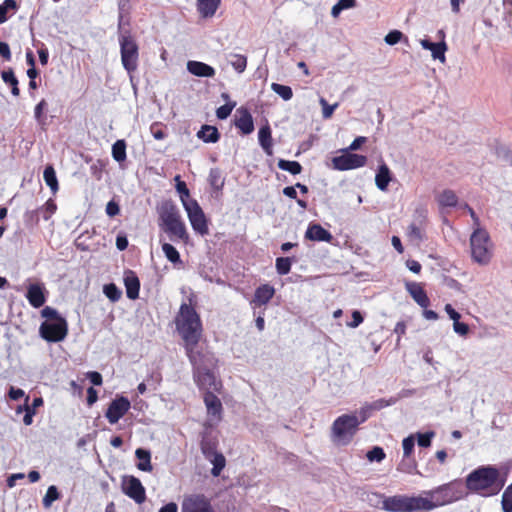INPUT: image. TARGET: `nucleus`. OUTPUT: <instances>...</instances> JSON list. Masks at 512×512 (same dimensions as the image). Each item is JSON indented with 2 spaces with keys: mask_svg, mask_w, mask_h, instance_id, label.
<instances>
[{
  "mask_svg": "<svg viewBox=\"0 0 512 512\" xmlns=\"http://www.w3.org/2000/svg\"><path fill=\"white\" fill-rule=\"evenodd\" d=\"M177 331L181 335L189 359L195 360V352L202 335V323L191 304L183 303L175 318Z\"/></svg>",
  "mask_w": 512,
  "mask_h": 512,
  "instance_id": "nucleus-1",
  "label": "nucleus"
},
{
  "mask_svg": "<svg viewBox=\"0 0 512 512\" xmlns=\"http://www.w3.org/2000/svg\"><path fill=\"white\" fill-rule=\"evenodd\" d=\"M467 489L483 497L497 495L504 486V480L495 466H480L470 472L465 479Z\"/></svg>",
  "mask_w": 512,
  "mask_h": 512,
  "instance_id": "nucleus-2",
  "label": "nucleus"
},
{
  "mask_svg": "<svg viewBox=\"0 0 512 512\" xmlns=\"http://www.w3.org/2000/svg\"><path fill=\"white\" fill-rule=\"evenodd\" d=\"M160 226L169 234L171 240H180L186 243L189 235L184 221L176 205L170 201L162 204L159 210Z\"/></svg>",
  "mask_w": 512,
  "mask_h": 512,
  "instance_id": "nucleus-3",
  "label": "nucleus"
},
{
  "mask_svg": "<svg viewBox=\"0 0 512 512\" xmlns=\"http://www.w3.org/2000/svg\"><path fill=\"white\" fill-rule=\"evenodd\" d=\"M471 257L474 262L486 266L493 256V243L490 235L484 228L474 229L470 236Z\"/></svg>",
  "mask_w": 512,
  "mask_h": 512,
  "instance_id": "nucleus-4",
  "label": "nucleus"
},
{
  "mask_svg": "<svg viewBox=\"0 0 512 512\" xmlns=\"http://www.w3.org/2000/svg\"><path fill=\"white\" fill-rule=\"evenodd\" d=\"M360 424L357 415L344 414L339 416L332 424L331 439L336 445L349 444Z\"/></svg>",
  "mask_w": 512,
  "mask_h": 512,
  "instance_id": "nucleus-5",
  "label": "nucleus"
},
{
  "mask_svg": "<svg viewBox=\"0 0 512 512\" xmlns=\"http://www.w3.org/2000/svg\"><path fill=\"white\" fill-rule=\"evenodd\" d=\"M193 365L194 379L198 386L206 392H216L221 388V383L217 381L214 374L206 366V357L200 353L195 352V360L189 359Z\"/></svg>",
  "mask_w": 512,
  "mask_h": 512,
  "instance_id": "nucleus-6",
  "label": "nucleus"
},
{
  "mask_svg": "<svg viewBox=\"0 0 512 512\" xmlns=\"http://www.w3.org/2000/svg\"><path fill=\"white\" fill-rule=\"evenodd\" d=\"M121 62L128 73L137 69L138 65V45L130 35H122L119 39Z\"/></svg>",
  "mask_w": 512,
  "mask_h": 512,
  "instance_id": "nucleus-7",
  "label": "nucleus"
},
{
  "mask_svg": "<svg viewBox=\"0 0 512 512\" xmlns=\"http://www.w3.org/2000/svg\"><path fill=\"white\" fill-rule=\"evenodd\" d=\"M39 333L43 339L48 342H60L68 334V324L66 319L58 321H44L39 328Z\"/></svg>",
  "mask_w": 512,
  "mask_h": 512,
  "instance_id": "nucleus-8",
  "label": "nucleus"
},
{
  "mask_svg": "<svg viewBox=\"0 0 512 512\" xmlns=\"http://www.w3.org/2000/svg\"><path fill=\"white\" fill-rule=\"evenodd\" d=\"M184 209L193 230L200 235H206L209 232L206 216L196 200L184 203Z\"/></svg>",
  "mask_w": 512,
  "mask_h": 512,
  "instance_id": "nucleus-9",
  "label": "nucleus"
},
{
  "mask_svg": "<svg viewBox=\"0 0 512 512\" xmlns=\"http://www.w3.org/2000/svg\"><path fill=\"white\" fill-rule=\"evenodd\" d=\"M427 494L431 496V499H435L434 504H438V507L458 501L463 497L462 490L457 488L454 483L441 485Z\"/></svg>",
  "mask_w": 512,
  "mask_h": 512,
  "instance_id": "nucleus-10",
  "label": "nucleus"
},
{
  "mask_svg": "<svg viewBox=\"0 0 512 512\" xmlns=\"http://www.w3.org/2000/svg\"><path fill=\"white\" fill-rule=\"evenodd\" d=\"M204 403L207 410L206 429L216 426L222 420L223 406L220 399L213 392H206Z\"/></svg>",
  "mask_w": 512,
  "mask_h": 512,
  "instance_id": "nucleus-11",
  "label": "nucleus"
},
{
  "mask_svg": "<svg viewBox=\"0 0 512 512\" xmlns=\"http://www.w3.org/2000/svg\"><path fill=\"white\" fill-rule=\"evenodd\" d=\"M181 512H215L210 500L203 494H189L183 497Z\"/></svg>",
  "mask_w": 512,
  "mask_h": 512,
  "instance_id": "nucleus-12",
  "label": "nucleus"
},
{
  "mask_svg": "<svg viewBox=\"0 0 512 512\" xmlns=\"http://www.w3.org/2000/svg\"><path fill=\"white\" fill-rule=\"evenodd\" d=\"M344 153L332 159L333 168L340 171L360 168L366 165L367 157L359 154Z\"/></svg>",
  "mask_w": 512,
  "mask_h": 512,
  "instance_id": "nucleus-13",
  "label": "nucleus"
},
{
  "mask_svg": "<svg viewBox=\"0 0 512 512\" xmlns=\"http://www.w3.org/2000/svg\"><path fill=\"white\" fill-rule=\"evenodd\" d=\"M426 218L427 211L425 209H417L415 211L413 221L407 228V236L411 242L419 244L423 241Z\"/></svg>",
  "mask_w": 512,
  "mask_h": 512,
  "instance_id": "nucleus-14",
  "label": "nucleus"
},
{
  "mask_svg": "<svg viewBox=\"0 0 512 512\" xmlns=\"http://www.w3.org/2000/svg\"><path fill=\"white\" fill-rule=\"evenodd\" d=\"M122 491L136 503L141 504L146 499L145 488L140 480L134 476H124Z\"/></svg>",
  "mask_w": 512,
  "mask_h": 512,
  "instance_id": "nucleus-15",
  "label": "nucleus"
},
{
  "mask_svg": "<svg viewBox=\"0 0 512 512\" xmlns=\"http://www.w3.org/2000/svg\"><path fill=\"white\" fill-rule=\"evenodd\" d=\"M130 406V401L127 398L117 397L110 403L105 417L110 424H115L128 412Z\"/></svg>",
  "mask_w": 512,
  "mask_h": 512,
  "instance_id": "nucleus-16",
  "label": "nucleus"
},
{
  "mask_svg": "<svg viewBox=\"0 0 512 512\" xmlns=\"http://www.w3.org/2000/svg\"><path fill=\"white\" fill-rule=\"evenodd\" d=\"M438 507L432 499L421 496H407V512L430 511Z\"/></svg>",
  "mask_w": 512,
  "mask_h": 512,
  "instance_id": "nucleus-17",
  "label": "nucleus"
},
{
  "mask_svg": "<svg viewBox=\"0 0 512 512\" xmlns=\"http://www.w3.org/2000/svg\"><path fill=\"white\" fill-rule=\"evenodd\" d=\"M382 508L389 512H407V496L395 495L383 500Z\"/></svg>",
  "mask_w": 512,
  "mask_h": 512,
  "instance_id": "nucleus-18",
  "label": "nucleus"
},
{
  "mask_svg": "<svg viewBox=\"0 0 512 512\" xmlns=\"http://www.w3.org/2000/svg\"><path fill=\"white\" fill-rule=\"evenodd\" d=\"M420 44L423 49L431 51V55L434 60H439L441 63H445V52L447 50V45L444 41L433 43L428 39H422L420 40Z\"/></svg>",
  "mask_w": 512,
  "mask_h": 512,
  "instance_id": "nucleus-19",
  "label": "nucleus"
},
{
  "mask_svg": "<svg viewBox=\"0 0 512 512\" xmlns=\"http://www.w3.org/2000/svg\"><path fill=\"white\" fill-rule=\"evenodd\" d=\"M406 290L409 292L413 300L422 308H427L430 304L429 298L421 285L416 282H407Z\"/></svg>",
  "mask_w": 512,
  "mask_h": 512,
  "instance_id": "nucleus-20",
  "label": "nucleus"
},
{
  "mask_svg": "<svg viewBox=\"0 0 512 512\" xmlns=\"http://www.w3.org/2000/svg\"><path fill=\"white\" fill-rule=\"evenodd\" d=\"M235 125L243 134H250L254 130L253 119L250 112L245 108L237 110Z\"/></svg>",
  "mask_w": 512,
  "mask_h": 512,
  "instance_id": "nucleus-21",
  "label": "nucleus"
},
{
  "mask_svg": "<svg viewBox=\"0 0 512 512\" xmlns=\"http://www.w3.org/2000/svg\"><path fill=\"white\" fill-rule=\"evenodd\" d=\"M187 70L194 76L211 78L215 76V69L203 62L190 60L187 62Z\"/></svg>",
  "mask_w": 512,
  "mask_h": 512,
  "instance_id": "nucleus-22",
  "label": "nucleus"
},
{
  "mask_svg": "<svg viewBox=\"0 0 512 512\" xmlns=\"http://www.w3.org/2000/svg\"><path fill=\"white\" fill-rule=\"evenodd\" d=\"M305 237L311 241L330 242L332 234L319 224H310L306 230Z\"/></svg>",
  "mask_w": 512,
  "mask_h": 512,
  "instance_id": "nucleus-23",
  "label": "nucleus"
},
{
  "mask_svg": "<svg viewBox=\"0 0 512 512\" xmlns=\"http://www.w3.org/2000/svg\"><path fill=\"white\" fill-rule=\"evenodd\" d=\"M26 298L34 308L43 306L46 301L43 287L40 284L29 285Z\"/></svg>",
  "mask_w": 512,
  "mask_h": 512,
  "instance_id": "nucleus-24",
  "label": "nucleus"
},
{
  "mask_svg": "<svg viewBox=\"0 0 512 512\" xmlns=\"http://www.w3.org/2000/svg\"><path fill=\"white\" fill-rule=\"evenodd\" d=\"M126 294L129 299L135 300L139 296L140 282L133 271H126L124 274Z\"/></svg>",
  "mask_w": 512,
  "mask_h": 512,
  "instance_id": "nucleus-25",
  "label": "nucleus"
},
{
  "mask_svg": "<svg viewBox=\"0 0 512 512\" xmlns=\"http://www.w3.org/2000/svg\"><path fill=\"white\" fill-rule=\"evenodd\" d=\"M275 290L268 284L259 286L254 295L253 303L256 305H266L270 299L274 296Z\"/></svg>",
  "mask_w": 512,
  "mask_h": 512,
  "instance_id": "nucleus-26",
  "label": "nucleus"
},
{
  "mask_svg": "<svg viewBox=\"0 0 512 512\" xmlns=\"http://www.w3.org/2000/svg\"><path fill=\"white\" fill-rule=\"evenodd\" d=\"M390 181L391 172L389 167L386 164L380 165L375 176V184L377 188L381 191H386Z\"/></svg>",
  "mask_w": 512,
  "mask_h": 512,
  "instance_id": "nucleus-27",
  "label": "nucleus"
},
{
  "mask_svg": "<svg viewBox=\"0 0 512 512\" xmlns=\"http://www.w3.org/2000/svg\"><path fill=\"white\" fill-rule=\"evenodd\" d=\"M220 1L221 0H197V9L203 17H212L217 11Z\"/></svg>",
  "mask_w": 512,
  "mask_h": 512,
  "instance_id": "nucleus-28",
  "label": "nucleus"
},
{
  "mask_svg": "<svg viewBox=\"0 0 512 512\" xmlns=\"http://www.w3.org/2000/svg\"><path fill=\"white\" fill-rule=\"evenodd\" d=\"M258 139L262 149L268 154H272V136L269 126H263L258 132Z\"/></svg>",
  "mask_w": 512,
  "mask_h": 512,
  "instance_id": "nucleus-29",
  "label": "nucleus"
},
{
  "mask_svg": "<svg viewBox=\"0 0 512 512\" xmlns=\"http://www.w3.org/2000/svg\"><path fill=\"white\" fill-rule=\"evenodd\" d=\"M137 459L139 460L137 468L141 471L150 472L152 471L151 465V454L148 450L138 448L135 452Z\"/></svg>",
  "mask_w": 512,
  "mask_h": 512,
  "instance_id": "nucleus-30",
  "label": "nucleus"
},
{
  "mask_svg": "<svg viewBox=\"0 0 512 512\" xmlns=\"http://www.w3.org/2000/svg\"><path fill=\"white\" fill-rule=\"evenodd\" d=\"M197 136L206 143H215L219 139V132L214 126L204 125L198 131Z\"/></svg>",
  "mask_w": 512,
  "mask_h": 512,
  "instance_id": "nucleus-31",
  "label": "nucleus"
},
{
  "mask_svg": "<svg viewBox=\"0 0 512 512\" xmlns=\"http://www.w3.org/2000/svg\"><path fill=\"white\" fill-rule=\"evenodd\" d=\"M437 201L441 207H454L458 203V197L454 191L447 189L438 195Z\"/></svg>",
  "mask_w": 512,
  "mask_h": 512,
  "instance_id": "nucleus-32",
  "label": "nucleus"
},
{
  "mask_svg": "<svg viewBox=\"0 0 512 512\" xmlns=\"http://www.w3.org/2000/svg\"><path fill=\"white\" fill-rule=\"evenodd\" d=\"M216 441L212 439L207 432H204L202 435L200 447L203 455L205 457L213 456L216 451Z\"/></svg>",
  "mask_w": 512,
  "mask_h": 512,
  "instance_id": "nucleus-33",
  "label": "nucleus"
},
{
  "mask_svg": "<svg viewBox=\"0 0 512 512\" xmlns=\"http://www.w3.org/2000/svg\"><path fill=\"white\" fill-rule=\"evenodd\" d=\"M43 178L46 185L51 189V192L53 194H56L59 189V185L56 177V172L51 165L47 166L44 169Z\"/></svg>",
  "mask_w": 512,
  "mask_h": 512,
  "instance_id": "nucleus-34",
  "label": "nucleus"
},
{
  "mask_svg": "<svg viewBox=\"0 0 512 512\" xmlns=\"http://www.w3.org/2000/svg\"><path fill=\"white\" fill-rule=\"evenodd\" d=\"M206 459H208L213 464V468L211 470L212 475L219 476L226 464V460L223 454L215 452L213 456L206 457Z\"/></svg>",
  "mask_w": 512,
  "mask_h": 512,
  "instance_id": "nucleus-35",
  "label": "nucleus"
},
{
  "mask_svg": "<svg viewBox=\"0 0 512 512\" xmlns=\"http://www.w3.org/2000/svg\"><path fill=\"white\" fill-rule=\"evenodd\" d=\"M2 80L11 86V93L14 96H19L20 90L18 88V80L15 77V74L12 69L4 70L1 73Z\"/></svg>",
  "mask_w": 512,
  "mask_h": 512,
  "instance_id": "nucleus-36",
  "label": "nucleus"
},
{
  "mask_svg": "<svg viewBox=\"0 0 512 512\" xmlns=\"http://www.w3.org/2000/svg\"><path fill=\"white\" fill-rule=\"evenodd\" d=\"M112 157L115 161L121 163L126 160V142L123 139L117 140L112 145Z\"/></svg>",
  "mask_w": 512,
  "mask_h": 512,
  "instance_id": "nucleus-37",
  "label": "nucleus"
},
{
  "mask_svg": "<svg viewBox=\"0 0 512 512\" xmlns=\"http://www.w3.org/2000/svg\"><path fill=\"white\" fill-rule=\"evenodd\" d=\"M278 167H279V169L290 172L293 175L300 174L302 171V166L297 161H289V160L280 159L278 161Z\"/></svg>",
  "mask_w": 512,
  "mask_h": 512,
  "instance_id": "nucleus-38",
  "label": "nucleus"
},
{
  "mask_svg": "<svg viewBox=\"0 0 512 512\" xmlns=\"http://www.w3.org/2000/svg\"><path fill=\"white\" fill-rule=\"evenodd\" d=\"M18 9V5L15 0H5L0 5V24L4 23L8 19V12H16Z\"/></svg>",
  "mask_w": 512,
  "mask_h": 512,
  "instance_id": "nucleus-39",
  "label": "nucleus"
},
{
  "mask_svg": "<svg viewBox=\"0 0 512 512\" xmlns=\"http://www.w3.org/2000/svg\"><path fill=\"white\" fill-rule=\"evenodd\" d=\"M271 90L279 95L283 100L288 101L293 97V92L291 87L278 84V83H272L271 84Z\"/></svg>",
  "mask_w": 512,
  "mask_h": 512,
  "instance_id": "nucleus-40",
  "label": "nucleus"
},
{
  "mask_svg": "<svg viewBox=\"0 0 512 512\" xmlns=\"http://www.w3.org/2000/svg\"><path fill=\"white\" fill-rule=\"evenodd\" d=\"M175 180L177 181L176 190L180 194V200L182 202V205L184 206V203H187V202H193L194 199L190 198V193L186 186V183L183 181H180V176H176Z\"/></svg>",
  "mask_w": 512,
  "mask_h": 512,
  "instance_id": "nucleus-41",
  "label": "nucleus"
},
{
  "mask_svg": "<svg viewBox=\"0 0 512 512\" xmlns=\"http://www.w3.org/2000/svg\"><path fill=\"white\" fill-rule=\"evenodd\" d=\"M162 251L165 255V257L172 263L176 264V263H179L181 260H180V254L179 252L177 251V249L169 244V243H164L162 245Z\"/></svg>",
  "mask_w": 512,
  "mask_h": 512,
  "instance_id": "nucleus-42",
  "label": "nucleus"
},
{
  "mask_svg": "<svg viewBox=\"0 0 512 512\" xmlns=\"http://www.w3.org/2000/svg\"><path fill=\"white\" fill-rule=\"evenodd\" d=\"M59 497H60V494H59V492L57 490V487L54 486V485L49 486L47 491H46V494H45V496L43 497V500H42L43 506L45 508H49L54 501L59 499Z\"/></svg>",
  "mask_w": 512,
  "mask_h": 512,
  "instance_id": "nucleus-43",
  "label": "nucleus"
},
{
  "mask_svg": "<svg viewBox=\"0 0 512 512\" xmlns=\"http://www.w3.org/2000/svg\"><path fill=\"white\" fill-rule=\"evenodd\" d=\"M501 505L503 512H512V483L505 489Z\"/></svg>",
  "mask_w": 512,
  "mask_h": 512,
  "instance_id": "nucleus-44",
  "label": "nucleus"
},
{
  "mask_svg": "<svg viewBox=\"0 0 512 512\" xmlns=\"http://www.w3.org/2000/svg\"><path fill=\"white\" fill-rule=\"evenodd\" d=\"M103 292L105 296L109 298L112 302L118 301L122 295L121 291L113 283L105 285L103 288Z\"/></svg>",
  "mask_w": 512,
  "mask_h": 512,
  "instance_id": "nucleus-45",
  "label": "nucleus"
},
{
  "mask_svg": "<svg viewBox=\"0 0 512 512\" xmlns=\"http://www.w3.org/2000/svg\"><path fill=\"white\" fill-rule=\"evenodd\" d=\"M415 439L417 438L418 445L423 448L431 446V441L435 436L434 431H428L426 433H416Z\"/></svg>",
  "mask_w": 512,
  "mask_h": 512,
  "instance_id": "nucleus-46",
  "label": "nucleus"
},
{
  "mask_svg": "<svg viewBox=\"0 0 512 512\" xmlns=\"http://www.w3.org/2000/svg\"><path fill=\"white\" fill-rule=\"evenodd\" d=\"M415 446V435L411 434L402 441L403 456L410 458Z\"/></svg>",
  "mask_w": 512,
  "mask_h": 512,
  "instance_id": "nucleus-47",
  "label": "nucleus"
},
{
  "mask_svg": "<svg viewBox=\"0 0 512 512\" xmlns=\"http://www.w3.org/2000/svg\"><path fill=\"white\" fill-rule=\"evenodd\" d=\"M291 261L288 257H280L276 259V270L280 275H286L290 272Z\"/></svg>",
  "mask_w": 512,
  "mask_h": 512,
  "instance_id": "nucleus-48",
  "label": "nucleus"
},
{
  "mask_svg": "<svg viewBox=\"0 0 512 512\" xmlns=\"http://www.w3.org/2000/svg\"><path fill=\"white\" fill-rule=\"evenodd\" d=\"M366 457L370 462H381L385 458V452L381 447L375 446L367 452Z\"/></svg>",
  "mask_w": 512,
  "mask_h": 512,
  "instance_id": "nucleus-49",
  "label": "nucleus"
},
{
  "mask_svg": "<svg viewBox=\"0 0 512 512\" xmlns=\"http://www.w3.org/2000/svg\"><path fill=\"white\" fill-rule=\"evenodd\" d=\"M416 462L415 460H411L409 458H404L397 466V470L403 473L411 474L416 470Z\"/></svg>",
  "mask_w": 512,
  "mask_h": 512,
  "instance_id": "nucleus-50",
  "label": "nucleus"
},
{
  "mask_svg": "<svg viewBox=\"0 0 512 512\" xmlns=\"http://www.w3.org/2000/svg\"><path fill=\"white\" fill-rule=\"evenodd\" d=\"M319 103L322 107V116L324 119L331 118L335 109L338 107V103L330 105L324 98H320Z\"/></svg>",
  "mask_w": 512,
  "mask_h": 512,
  "instance_id": "nucleus-51",
  "label": "nucleus"
},
{
  "mask_svg": "<svg viewBox=\"0 0 512 512\" xmlns=\"http://www.w3.org/2000/svg\"><path fill=\"white\" fill-rule=\"evenodd\" d=\"M42 317L46 318V321H58V319H65L58 311L52 307L46 306L41 311Z\"/></svg>",
  "mask_w": 512,
  "mask_h": 512,
  "instance_id": "nucleus-52",
  "label": "nucleus"
},
{
  "mask_svg": "<svg viewBox=\"0 0 512 512\" xmlns=\"http://www.w3.org/2000/svg\"><path fill=\"white\" fill-rule=\"evenodd\" d=\"M235 106V102L226 103L220 106L216 111V116L221 120L228 118Z\"/></svg>",
  "mask_w": 512,
  "mask_h": 512,
  "instance_id": "nucleus-53",
  "label": "nucleus"
},
{
  "mask_svg": "<svg viewBox=\"0 0 512 512\" xmlns=\"http://www.w3.org/2000/svg\"><path fill=\"white\" fill-rule=\"evenodd\" d=\"M231 65L237 72L242 73L246 69L247 59L242 55H235L231 61Z\"/></svg>",
  "mask_w": 512,
  "mask_h": 512,
  "instance_id": "nucleus-54",
  "label": "nucleus"
},
{
  "mask_svg": "<svg viewBox=\"0 0 512 512\" xmlns=\"http://www.w3.org/2000/svg\"><path fill=\"white\" fill-rule=\"evenodd\" d=\"M57 206L53 200H48L45 205L40 209L43 212V218L48 220L52 214L55 213Z\"/></svg>",
  "mask_w": 512,
  "mask_h": 512,
  "instance_id": "nucleus-55",
  "label": "nucleus"
},
{
  "mask_svg": "<svg viewBox=\"0 0 512 512\" xmlns=\"http://www.w3.org/2000/svg\"><path fill=\"white\" fill-rule=\"evenodd\" d=\"M403 37V34L401 31L399 30H393V31H390L384 38L385 42L388 44V45H395L397 44L401 38Z\"/></svg>",
  "mask_w": 512,
  "mask_h": 512,
  "instance_id": "nucleus-56",
  "label": "nucleus"
},
{
  "mask_svg": "<svg viewBox=\"0 0 512 512\" xmlns=\"http://www.w3.org/2000/svg\"><path fill=\"white\" fill-rule=\"evenodd\" d=\"M453 330L456 334L460 336H466L469 333V326L457 320L453 322Z\"/></svg>",
  "mask_w": 512,
  "mask_h": 512,
  "instance_id": "nucleus-57",
  "label": "nucleus"
},
{
  "mask_svg": "<svg viewBox=\"0 0 512 512\" xmlns=\"http://www.w3.org/2000/svg\"><path fill=\"white\" fill-rule=\"evenodd\" d=\"M150 132L156 140H162L166 137L164 131L160 128V124L155 122L150 127Z\"/></svg>",
  "mask_w": 512,
  "mask_h": 512,
  "instance_id": "nucleus-58",
  "label": "nucleus"
},
{
  "mask_svg": "<svg viewBox=\"0 0 512 512\" xmlns=\"http://www.w3.org/2000/svg\"><path fill=\"white\" fill-rule=\"evenodd\" d=\"M371 408L369 404H365L363 407L360 408V410L355 414L358 416L360 424L368 419V417L371 415Z\"/></svg>",
  "mask_w": 512,
  "mask_h": 512,
  "instance_id": "nucleus-59",
  "label": "nucleus"
},
{
  "mask_svg": "<svg viewBox=\"0 0 512 512\" xmlns=\"http://www.w3.org/2000/svg\"><path fill=\"white\" fill-rule=\"evenodd\" d=\"M367 141V138L364 136H359L354 139V141L350 144V146L347 149H344L343 151H356L358 150L362 144H364Z\"/></svg>",
  "mask_w": 512,
  "mask_h": 512,
  "instance_id": "nucleus-60",
  "label": "nucleus"
},
{
  "mask_svg": "<svg viewBox=\"0 0 512 512\" xmlns=\"http://www.w3.org/2000/svg\"><path fill=\"white\" fill-rule=\"evenodd\" d=\"M47 103L45 100H41L35 107L34 114L36 120L41 124L42 123V113L43 110L46 108Z\"/></svg>",
  "mask_w": 512,
  "mask_h": 512,
  "instance_id": "nucleus-61",
  "label": "nucleus"
},
{
  "mask_svg": "<svg viewBox=\"0 0 512 512\" xmlns=\"http://www.w3.org/2000/svg\"><path fill=\"white\" fill-rule=\"evenodd\" d=\"M372 412L373 411H377V410H381L382 408H385L389 405H391V402L389 401H386L385 399H378L372 403H368Z\"/></svg>",
  "mask_w": 512,
  "mask_h": 512,
  "instance_id": "nucleus-62",
  "label": "nucleus"
},
{
  "mask_svg": "<svg viewBox=\"0 0 512 512\" xmlns=\"http://www.w3.org/2000/svg\"><path fill=\"white\" fill-rule=\"evenodd\" d=\"M363 322V317L361 313L357 310L353 311L352 313V321L348 323L347 325L351 328L358 327Z\"/></svg>",
  "mask_w": 512,
  "mask_h": 512,
  "instance_id": "nucleus-63",
  "label": "nucleus"
},
{
  "mask_svg": "<svg viewBox=\"0 0 512 512\" xmlns=\"http://www.w3.org/2000/svg\"><path fill=\"white\" fill-rule=\"evenodd\" d=\"M87 377L93 385L100 386L102 384V375L96 371H90L87 373Z\"/></svg>",
  "mask_w": 512,
  "mask_h": 512,
  "instance_id": "nucleus-64",
  "label": "nucleus"
}]
</instances>
